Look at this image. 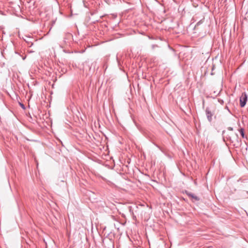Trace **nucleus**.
<instances>
[{
    "mask_svg": "<svg viewBox=\"0 0 248 248\" xmlns=\"http://www.w3.org/2000/svg\"><path fill=\"white\" fill-rule=\"evenodd\" d=\"M248 100V97L245 93H243L240 98V105L241 107H244Z\"/></svg>",
    "mask_w": 248,
    "mask_h": 248,
    "instance_id": "obj_1",
    "label": "nucleus"
},
{
    "mask_svg": "<svg viewBox=\"0 0 248 248\" xmlns=\"http://www.w3.org/2000/svg\"><path fill=\"white\" fill-rule=\"evenodd\" d=\"M205 113L208 121L209 122H211L212 120L213 113L211 111L210 108L208 107L206 108L205 110Z\"/></svg>",
    "mask_w": 248,
    "mask_h": 248,
    "instance_id": "obj_2",
    "label": "nucleus"
},
{
    "mask_svg": "<svg viewBox=\"0 0 248 248\" xmlns=\"http://www.w3.org/2000/svg\"><path fill=\"white\" fill-rule=\"evenodd\" d=\"M187 195L189 197H190L197 201L199 200V198L197 196H195L194 194H193L192 193H187Z\"/></svg>",
    "mask_w": 248,
    "mask_h": 248,
    "instance_id": "obj_3",
    "label": "nucleus"
},
{
    "mask_svg": "<svg viewBox=\"0 0 248 248\" xmlns=\"http://www.w3.org/2000/svg\"><path fill=\"white\" fill-rule=\"evenodd\" d=\"M240 133L241 136L244 138L245 137V134H244V129L243 128L240 129Z\"/></svg>",
    "mask_w": 248,
    "mask_h": 248,
    "instance_id": "obj_4",
    "label": "nucleus"
},
{
    "mask_svg": "<svg viewBox=\"0 0 248 248\" xmlns=\"http://www.w3.org/2000/svg\"><path fill=\"white\" fill-rule=\"evenodd\" d=\"M203 22V21L202 20H201L200 21H199V22H198L196 25V26H198L199 25H200V24H201Z\"/></svg>",
    "mask_w": 248,
    "mask_h": 248,
    "instance_id": "obj_5",
    "label": "nucleus"
},
{
    "mask_svg": "<svg viewBox=\"0 0 248 248\" xmlns=\"http://www.w3.org/2000/svg\"><path fill=\"white\" fill-rule=\"evenodd\" d=\"M20 106L23 109H25V107L23 104L20 103Z\"/></svg>",
    "mask_w": 248,
    "mask_h": 248,
    "instance_id": "obj_6",
    "label": "nucleus"
},
{
    "mask_svg": "<svg viewBox=\"0 0 248 248\" xmlns=\"http://www.w3.org/2000/svg\"><path fill=\"white\" fill-rule=\"evenodd\" d=\"M228 129V130H229L230 131H232L233 130L232 127H229Z\"/></svg>",
    "mask_w": 248,
    "mask_h": 248,
    "instance_id": "obj_7",
    "label": "nucleus"
},
{
    "mask_svg": "<svg viewBox=\"0 0 248 248\" xmlns=\"http://www.w3.org/2000/svg\"><path fill=\"white\" fill-rule=\"evenodd\" d=\"M218 102H219L220 104H222L223 103V100H218Z\"/></svg>",
    "mask_w": 248,
    "mask_h": 248,
    "instance_id": "obj_8",
    "label": "nucleus"
},
{
    "mask_svg": "<svg viewBox=\"0 0 248 248\" xmlns=\"http://www.w3.org/2000/svg\"><path fill=\"white\" fill-rule=\"evenodd\" d=\"M225 108H226V109H227L229 112H230V110H229V108L228 107V106H226L225 107Z\"/></svg>",
    "mask_w": 248,
    "mask_h": 248,
    "instance_id": "obj_9",
    "label": "nucleus"
},
{
    "mask_svg": "<svg viewBox=\"0 0 248 248\" xmlns=\"http://www.w3.org/2000/svg\"><path fill=\"white\" fill-rule=\"evenodd\" d=\"M227 139L229 140H231V139H230V137L227 138Z\"/></svg>",
    "mask_w": 248,
    "mask_h": 248,
    "instance_id": "obj_10",
    "label": "nucleus"
}]
</instances>
